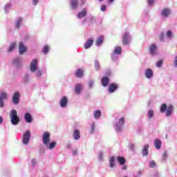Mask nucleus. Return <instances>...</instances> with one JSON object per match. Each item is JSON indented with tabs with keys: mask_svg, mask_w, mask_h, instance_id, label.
Returning <instances> with one entry per match:
<instances>
[{
	"mask_svg": "<svg viewBox=\"0 0 177 177\" xmlns=\"http://www.w3.org/2000/svg\"><path fill=\"white\" fill-rule=\"evenodd\" d=\"M131 41H132V37H131L129 32H126L123 35V45H129Z\"/></svg>",
	"mask_w": 177,
	"mask_h": 177,
	"instance_id": "nucleus-8",
	"label": "nucleus"
},
{
	"mask_svg": "<svg viewBox=\"0 0 177 177\" xmlns=\"http://www.w3.org/2000/svg\"><path fill=\"white\" fill-rule=\"evenodd\" d=\"M111 57L113 62H117V60H118L120 57V55H118L117 53H112L111 55Z\"/></svg>",
	"mask_w": 177,
	"mask_h": 177,
	"instance_id": "nucleus-35",
	"label": "nucleus"
},
{
	"mask_svg": "<svg viewBox=\"0 0 177 177\" xmlns=\"http://www.w3.org/2000/svg\"><path fill=\"white\" fill-rule=\"evenodd\" d=\"M19 55H24V53H26V51L27 50V47L24 46V43H23V41L19 42Z\"/></svg>",
	"mask_w": 177,
	"mask_h": 177,
	"instance_id": "nucleus-15",
	"label": "nucleus"
},
{
	"mask_svg": "<svg viewBox=\"0 0 177 177\" xmlns=\"http://www.w3.org/2000/svg\"><path fill=\"white\" fill-rule=\"evenodd\" d=\"M93 115L95 120H99L102 117V111L100 110H96L94 111Z\"/></svg>",
	"mask_w": 177,
	"mask_h": 177,
	"instance_id": "nucleus-30",
	"label": "nucleus"
},
{
	"mask_svg": "<svg viewBox=\"0 0 177 177\" xmlns=\"http://www.w3.org/2000/svg\"><path fill=\"white\" fill-rule=\"evenodd\" d=\"M31 162H32V167H35V165H37V160L32 159Z\"/></svg>",
	"mask_w": 177,
	"mask_h": 177,
	"instance_id": "nucleus-52",
	"label": "nucleus"
},
{
	"mask_svg": "<svg viewBox=\"0 0 177 177\" xmlns=\"http://www.w3.org/2000/svg\"><path fill=\"white\" fill-rule=\"evenodd\" d=\"M149 168H156V167H157V163L154 160H150L149 162Z\"/></svg>",
	"mask_w": 177,
	"mask_h": 177,
	"instance_id": "nucleus-39",
	"label": "nucleus"
},
{
	"mask_svg": "<svg viewBox=\"0 0 177 177\" xmlns=\"http://www.w3.org/2000/svg\"><path fill=\"white\" fill-rule=\"evenodd\" d=\"M162 66V60H159L156 62V67H158V68H160V67H161Z\"/></svg>",
	"mask_w": 177,
	"mask_h": 177,
	"instance_id": "nucleus-44",
	"label": "nucleus"
},
{
	"mask_svg": "<svg viewBox=\"0 0 177 177\" xmlns=\"http://www.w3.org/2000/svg\"><path fill=\"white\" fill-rule=\"evenodd\" d=\"M138 174H139V175H140V174H142V171H138Z\"/></svg>",
	"mask_w": 177,
	"mask_h": 177,
	"instance_id": "nucleus-64",
	"label": "nucleus"
},
{
	"mask_svg": "<svg viewBox=\"0 0 177 177\" xmlns=\"http://www.w3.org/2000/svg\"><path fill=\"white\" fill-rule=\"evenodd\" d=\"M97 158L100 161H102V160H103V152L100 151V152L98 153Z\"/></svg>",
	"mask_w": 177,
	"mask_h": 177,
	"instance_id": "nucleus-45",
	"label": "nucleus"
},
{
	"mask_svg": "<svg viewBox=\"0 0 177 177\" xmlns=\"http://www.w3.org/2000/svg\"><path fill=\"white\" fill-rule=\"evenodd\" d=\"M3 123V118H2V116L0 115V125H2Z\"/></svg>",
	"mask_w": 177,
	"mask_h": 177,
	"instance_id": "nucleus-55",
	"label": "nucleus"
},
{
	"mask_svg": "<svg viewBox=\"0 0 177 177\" xmlns=\"http://www.w3.org/2000/svg\"><path fill=\"white\" fill-rule=\"evenodd\" d=\"M168 158V153L167 151H165L164 153L162 154V161H165Z\"/></svg>",
	"mask_w": 177,
	"mask_h": 177,
	"instance_id": "nucleus-43",
	"label": "nucleus"
},
{
	"mask_svg": "<svg viewBox=\"0 0 177 177\" xmlns=\"http://www.w3.org/2000/svg\"><path fill=\"white\" fill-rule=\"evenodd\" d=\"M82 89H84V84L77 83L75 85V93L76 95H80L82 92Z\"/></svg>",
	"mask_w": 177,
	"mask_h": 177,
	"instance_id": "nucleus-12",
	"label": "nucleus"
},
{
	"mask_svg": "<svg viewBox=\"0 0 177 177\" xmlns=\"http://www.w3.org/2000/svg\"><path fill=\"white\" fill-rule=\"evenodd\" d=\"M21 23H23V18L18 17L15 19V27L16 28H20V26H21Z\"/></svg>",
	"mask_w": 177,
	"mask_h": 177,
	"instance_id": "nucleus-28",
	"label": "nucleus"
},
{
	"mask_svg": "<svg viewBox=\"0 0 177 177\" xmlns=\"http://www.w3.org/2000/svg\"><path fill=\"white\" fill-rule=\"evenodd\" d=\"M149 53H150V55H151L152 56H156V55H157L158 50H157V46H156V44H152L149 47Z\"/></svg>",
	"mask_w": 177,
	"mask_h": 177,
	"instance_id": "nucleus-17",
	"label": "nucleus"
},
{
	"mask_svg": "<svg viewBox=\"0 0 177 177\" xmlns=\"http://www.w3.org/2000/svg\"><path fill=\"white\" fill-rule=\"evenodd\" d=\"M93 20H95V18L93 17L91 18V21H93Z\"/></svg>",
	"mask_w": 177,
	"mask_h": 177,
	"instance_id": "nucleus-63",
	"label": "nucleus"
},
{
	"mask_svg": "<svg viewBox=\"0 0 177 177\" xmlns=\"http://www.w3.org/2000/svg\"><path fill=\"white\" fill-rule=\"evenodd\" d=\"M113 53H116L119 55H121V53H122V48H121V46H115Z\"/></svg>",
	"mask_w": 177,
	"mask_h": 177,
	"instance_id": "nucleus-32",
	"label": "nucleus"
},
{
	"mask_svg": "<svg viewBox=\"0 0 177 177\" xmlns=\"http://www.w3.org/2000/svg\"><path fill=\"white\" fill-rule=\"evenodd\" d=\"M35 77H36L37 80H41L42 79V75H44V73L41 69H37L35 71Z\"/></svg>",
	"mask_w": 177,
	"mask_h": 177,
	"instance_id": "nucleus-23",
	"label": "nucleus"
},
{
	"mask_svg": "<svg viewBox=\"0 0 177 177\" xmlns=\"http://www.w3.org/2000/svg\"><path fill=\"white\" fill-rule=\"evenodd\" d=\"M103 36H100L96 40L97 46H100L103 44Z\"/></svg>",
	"mask_w": 177,
	"mask_h": 177,
	"instance_id": "nucleus-34",
	"label": "nucleus"
},
{
	"mask_svg": "<svg viewBox=\"0 0 177 177\" xmlns=\"http://www.w3.org/2000/svg\"><path fill=\"white\" fill-rule=\"evenodd\" d=\"M31 80V76L29 73H26L23 77H22V83L27 85L28 84H30V81Z\"/></svg>",
	"mask_w": 177,
	"mask_h": 177,
	"instance_id": "nucleus-16",
	"label": "nucleus"
},
{
	"mask_svg": "<svg viewBox=\"0 0 177 177\" xmlns=\"http://www.w3.org/2000/svg\"><path fill=\"white\" fill-rule=\"evenodd\" d=\"M150 148V145L149 144H146L144 145L142 148V154L143 157H146L149 156V149Z\"/></svg>",
	"mask_w": 177,
	"mask_h": 177,
	"instance_id": "nucleus-18",
	"label": "nucleus"
},
{
	"mask_svg": "<svg viewBox=\"0 0 177 177\" xmlns=\"http://www.w3.org/2000/svg\"><path fill=\"white\" fill-rule=\"evenodd\" d=\"M12 103L15 106H17L20 103V92L16 91L12 96Z\"/></svg>",
	"mask_w": 177,
	"mask_h": 177,
	"instance_id": "nucleus-9",
	"label": "nucleus"
},
{
	"mask_svg": "<svg viewBox=\"0 0 177 177\" xmlns=\"http://www.w3.org/2000/svg\"><path fill=\"white\" fill-rule=\"evenodd\" d=\"M75 75L77 78H82L84 77V70L81 68L76 70Z\"/></svg>",
	"mask_w": 177,
	"mask_h": 177,
	"instance_id": "nucleus-26",
	"label": "nucleus"
},
{
	"mask_svg": "<svg viewBox=\"0 0 177 177\" xmlns=\"http://www.w3.org/2000/svg\"><path fill=\"white\" fill-rule=\"evenodd\" d=\"M49 50H50V47H49V46H45L43 48V53L44 55H48V53H49Z\"/></svg>",
	"mask_w": 177,
	"mask_h": 177,
	"instance_id": "nucleus-40",
	"label": "nucleus"
},
{
	"mask_svg": "<svg viewBox=\"0 0 177 177\" xmlns=\"http://www.w3.org/2000/svg\"><path fill=\"white\" fill-rule=\"evenodd\" d=\"M32 3L33 6H37L39 3V0H32Z\"/></svg>",
	"mask_w": 177,
	"mask_h": 177,
	"instance_id": "nucleus-47",
	"label": "nucleus"
},
{
	"mask_svg": "<svg viewBox=\"0 0 177 177\" xmlns=\"http://www.w3.org/2000/svg\"><path fill=\"white\" fill-rule=\"evenodd\" d=\"M68 103V99L67 97L64 96L61 98L59 102V106L62 107V109H66L67 107V104Z\"/></svg>",
	"mask_w": 177,
	"mask_h": 177,
	"instance_id": "nucleus-11",
	"label": "nucleus"
},
{
	"mask_svg": "<svg viewBox=\"0 0 177 177\" xmlns=\"http://www.w3.org/2000/svg\"><path fill=\"white\" fill-rule=\"evenodd\" d=\"M24 120L28 124H31L32 122V116H31L30 113H26L24 115Z\"/></svg>",
	"mask_w": 177,
	"mask_h": 177,
	"instance_id": "nucleus-24",
	"label": "nucleus"
},
{
	"mask_svg": "<svg viewBox=\"0 0 177 177\" xmlns=\"http://www.w3.org/2000/svg\"><path fill=\"white\" fill-rule=\"evenodd\" d=\"M84 23H86V19H84L82 21V24H84Z\"/></svg>",
	"mask_w": 177,
	"mask_h": 177,
	"instance_id": "nucleus-62",
	"label": "nucleus"
},
{
	"mask_svg": "<svg viewBox=\"0 0 177 177\" xmlns=\"http://www.w3.org/2000/svg\"><path fill=\"white\" fill-rule=\"evenodd\" d=\"M166 117H171L174 111V106L172 105H169L167 106V104H163L160 106V113H165Z\"/></svg>",
	"mask_w": 177,
	"mask_h": 177,
	"instance_id": "nucleus-3",
	"label": "nucleus"
},
{
	"mask_svg": "<svg viewBox=\"0 0 177 177\" xmlns=\"http://www.w3.org/2000/svg\"><path fill=\"white\" fill-rule=\"evenodd\" d=\"M94 85H95V80H90L88 81V88H89V89H92V88H93Z\"/></svg>",
	"mask_w": 177,
	"mask_h": 177,
	"instance_id": "nucleus-42",
	"label": "nucleus"
},
{
	"mask_svg": "<svg viewBox=\"0 0 177 177\" xmlns=\"http://www.w3.org/2000/svg\"><path fill=\"white\" fill-rule=\"evenodd\" d=\"M167 38H172V32L171 30H168L167 32Z\"/></svg>",
	"mask_w": 177,
	"mask_h": 177,
	"instance_id": "nucleus-48",
	"label": "nucleus"
},
{
	"mask_svg": "<svg viewBox=\"0 0 177 177\" xmlns=\"http://www.w3.org/2000/svg\"><path fill=\"white\" fill-rule=\"evenodd\" d=\"M8 99V93L4 91H0V107L3 109L5 107V101Z\"/></svg>",
	"mask_w": 177,
	"mask_h": 177,
	"instance_id": "nucleus-7",
	"label": "nucleus"
},
{
	"mask_svg": "<svg viewBox=\"0 0 177 177\" xmlns=\"http://www.w3.org/2000/svg\"><path fill=\"white\" fill-rule=\"evenodd\" d=\"M171 9L169 8H164L162 11H161V16L162 17H168L169 16L171 15Z\"/></svg>",
	"mask_w": 177,
	"mask_h": 177,
	"instance_id": "nucleus-19",
	"label": "nucleus"
},
{
	"mask_svg": "<svg viewBox=\"0 0 177 177\" xmlns=\"http://www.w3.org/2000/svg\"><path fill=\"white\" fill-rule=\"evenodd\" d=\"M92 45H93V39H88L86 41V42L84 44V48L86 49H89V48H91V46H92Z\"/></svg>",
	"mask_w": 177,
	"mask_h": 177,
	"instance_id": "nucleus-27",
	"label": "nucleus"
},
{
	"mask_svg": "<svg viewBox=\"0 0 177 177\" xmlns=\"http://www.w3.org/2000/svg\"><path fill=\"white\" fill-rule=\"evenodd\" d=\"M145 75L147 80H151V78L154 77V72L153 71V69L150 68H147V69H145Z\"/></svg>",
	"mask_w": 177,
	"mask_h": 177,
	"instance_id": "nucleus-10",
	"label": "nucleus"
},
{
	"mask_svg": "<svg viewBox=\"0 0 177 177\" xmlns=\"http://www.w3.org/2000/svg\"><path fill=\"white\" fill-rule=\"evenodd\" d=\"M38 59H33L30 64V70L31 73H35L38 70Z\"/></svg>",
	"mask_w": 177,
	"mask_h": 177,
	"instance_id": "nucleus-5",
	"label": "nucleus"
},
{
	"mask_svg": "<svg viewBox=\"0 0 177 177\" xmlns=\"http://www.w3.org/2000/svg\"><path fill=\"white\" fill-rule=\"evenodd\" d=\"M117 160L119 162V164H120V165H124V164H125V158L122 156H118L117 158Z\"/></svg>",
	"mask_w": 177,
	"mask_h": 177,
	"instance_id": "nucleus-37",
	"label": "nucleus"
},
{
	"mask_svg": "<svg viewBox=\"0 0 177 177\" xmlns=\"http://www.w3.org/2000/svg\"><path fill=\"white\" fill-rule=\"evenodd\" d=\"M153 3H154V0H147L148 6H153Z\"/></svg>",
	"mask_w": 177,
	"mask_h": 177,
	"instance_id": "nucleus-46",
	"label": "nucleus"
},
{
	"mask_svg": "<svg viewBox=\"0 0 177 177\" xmlns=\"http://www.w3.org/2000/svg\"><path fill=\"white\" fill-rule=\"evenodd\" d=\"M110 82V79L107 76H104L101 79V84L102 86H107Z\"/></svg>",
	"mask_w": 177,
	"mask_h": 177,
	"instance_id": "nucleus-22",
	"label": "nucleus"
},
{
	"mask_svg": "<svg viewBox=\"0 0 177 177\" xmlns=\"http://www.w3.org/2000/svg\"><path fill=\"white\" fill-rule=\"evenodd\" d=\"M127 165H124L122 167V171H125V169H127Z\"/></svg>",
	"mask_w": 177,
	"mask_h": 177,
	"instance_id": "nucleus-60",
	"label": "nucleus"
},
{
	"mask_svg": "<svg viewBox=\"0 0 177 177\" xmlns=\"http://www.w3.org/2000/svg\"><path fill=\"white\" fill-rule=\"evenodd\" d=\"M86 0H81V5H85Z\"/></svg>",
	"mask_w": 177,
	"mask_h": 177,
	"instance_id": "nucleus-57",
	"label": "nucleus"
},
{
	"mask_svg": "<svg viewBox=\"0 0 177 177\" xmlns=\"http://www.w3.org/2000/svg\"><path fill=\"white\" fill-rule=\"evenodd\" d=\"M174 66L175 68H177V56H176L174 59Z\"/></svg>",
	"mask_w": 177,
	"mask_h": 177,
	"instance_id": "nucleus-49",
	"label": "nucleus"
},
{
	"mask_svg": "<svg viewBox=\"0 0 177 177\" xmlns=\"http://www.w3.org/2000/svg\"><path fill=\"white\" fill-rule=\"evenodd\" d=\"M77 154H78V151L74 150V151H73V156H77Z\"/></svg>",
	"mask_w": 177,
	"mask_h": 177,
	"instance_id": "nucleus-56",
	"label": "nucleus"
},
{
	"mask_svg": "<svg viewBox=\"0 0 177 177\" xmlns=\"http://www.w3.org/2000/svg\"><path fill=\"white\" fill-rule=\"evenodd\" d=\"M153 117H154V111H153V109H149L147 112V118L150 120Z\"/></svg>",
	"mask_w": 177,
	"mask_h": 177,
	"instance_id": "nucleus-33",
	"label": "nucleus"
},
{
	"mask_svg": "<svg viewBox=\"0 0 177 177\" xmlns=\"http://www.w3.org/2000/svg\"><path fill=\"white\" fill-rule=\"evenodd\" d=\"M30 138H31V131H30V130H27L23 134L22 143H24V145H27L28 143H29Z\"/></svg>",
	"mask_w": 177,
	"mask_h": 177,
	"instance_id": "nucleus-6",
	"label": "nucleus"
},
{
	"mask_svg": "<svg viewBox=\"0 0 177 177\" xmlns=\"http://www.w3.org/2000/svg\"><path fill=\"white\" fill-rule=\"evenodd\" d=\"M129 147L130 149H131V151H133V150H135V144H131Z\"/></svg>",
	"mask_w": 177,
	"mask_h": 177,
	"instance_id": "nucleus-53",
	"label": "nucleus"
},
{
	"mask_svg": "<svg viewBox=\"0 0 177 177\" xmlns=\"http://www.w3.org/2000/svg\"><path fill=\"white\" fill-rule=\"evenodd\" d=\"M115 165V157L112 156L109 159V167L111 168H114Z\"/></svg>",
	"mask_w": 177,
	"mask_h": 177,
	"instance_id": "nucleus-31",
	"label": "nucleus"
},
{
	"mask_svg": "<svg viewBox=\"0 0 177 177\" xmlns=\"http://www.w3.org/2000/svg\"><path fill=\"white\" fill-rule=\"evenodd\" d=\"M67 149H71V144L68 143L66 145Z\"/></svg>",
	"mask_w": 177,
	"mask_h": 177,
	"instance_id": "nucleus-58",
	"label": "nucleus"
},
{
	"mask_svg": "<svg viewBox=\"0 0 177 177\" xmlns=\"http://www.w3.org/2000/svg\"><path fill=\"white\" fill-rule=\"evenodd\" d=\"M162 145V142H161V140L156 138L154 140V146L156 149V150H160L161 149V145Z\"/></svg>",
	"mask_w": 177,
	"mask_h": 177,
	"instance_id": "nucleus-25",
	"label": "nucleus"
},
{
	"mask_svg": "<svg viewBox=\"0 0 177 177\" xmlns=\"http://www.w3.org/2000/svg\"><path fill=\"white\" fill-rule=\"evenodd\" d=\"M15 48H16V42H13L10 45L7 52H13V50H15Z\"/></svg>",
	"mask_w": 177,
	"mask_h": 177,
	"instance_id": "nucleus-36",
	"label": "nucleus"
},
{
	"mask_svg": "<svg viewBox=\"0 0 177 177\" xmlns=\"http://www.w3.org/2000/svg\"><path fill=\"white\" fill-rule=\"evenodd\" d=\"M71 6L73 10L77 9L78 8V0H71Z\"/></svg>",
	"mask_w": 177,
	"mask_h": 177,
	"instance_id": "nucleus-29",
	"label": "nucleus"
},
{
	"mask_svg": "<svg viewBox=\"0 0 177 177\" xmlns=\"http://www.w3.org/2000/svg\"><path fill=\"white\" fill-rule=\"evenodd\" d=\"M94 68L95 71H99V70H100V63H99V61L97 59L94 62Z\"/></svg>",
	"mask_w": 177,
	"mask_h": 177,
	"instance_id": "nucleus-38",
	"label": "nucleus"
},
{
	"mask_svg": "<svg viewBox=\"0 0 177 177\" xmlns=\"http://www.w3.org/2000/svg\"><path fill=\"white\" fill-rule=\"evenodd\" d=\"M73 139L75 140H80L81 139V132L78 129H75L73 134Z\"/></svg>",
	"mask_w": 177,
	"mask_h": 177,
	"instance_id": "nucleus-21",
	"label": "nucleus"
},
{
	"mask_svg": "<svg viewBox=\"0 0 177 177\" xmlns=\"http://www.w3.org/2000/svg\"><path fill=\"white\" fill-rule=\"evenodd\" d=\"M10 119L12 125H19L20 123V117L17 115L16 109H12L10 111Z\"/></svg>",
	"mask_w": 177,
	"mask_h": 177,
	"instance_id": "nucleus-2",
	"label": "nucleus"
},
{
	"mask_svg": "<svg viewBox=\"0 0 177 177\" xmlns=\"http://www.w3.org/2000/svg\"><path fill=\"white\" fill-rule=\"evenodd\" d=\"M100 9L102 12H105V10L107 9V6H106V5H102Z\"/></svg>",
	"mask_w": 177,
	"mask_h": 177,
	"instance_id": "nucleus-51",
	"label": "nucleus"
},
{
	"mask_svg": "<svg viewBox=\"0 0 177 177\" xmlns=\"http://www.w3.org/2000/svg\"><path fill=\"white\" fill-rule=\"evenodd\" d=\"M114 0H108V3H113V1Z\"/></svg>",
	"mask_w": 177,
	"mask_h": 177,
	"instance_id": "nucleus-61",
	"label": "nucleus"
},
{
	"mask_svg": "<svg viewBox=\"0 0 177 177\" xmlns=\"http://www.w3.org/2000/svg\"><path fill=\"white\" fill-rule=\"evenodd\" d=\"M160 174L158 173H156L155 174H153V176L152 177H159Z\"/></svg>",
	"mask_w": 177,
	"mask_h": 177,
	"instance_id": "nucleus-59",
	"label": "nucleus"
},
{
	"mask_svg": "<svg viewBox=\"0 0 177 177\" xmlns=\"http://www.w3.org/2000/svg\"><path fill=\"white\" fill-rule=\"evenodd\" d=\"M42 142L43 145H44V146H46L48 150H53V149H55L57 145V142L55 141L50 142V133L48 131L44 133L42 136Z\"/></svg>",
	"mask_w": 177,
	"mask_h": 177,
	"instance_id": "nucleus-1",
	"label": "nucleus"
},
{
	"mask_svg": "<svg viewBox=\"0 0 177 177\" xmlns=\"http://www.w3.org/2000/svg\"><path fill=\"white\" fill-rule=\"evenodd\" d=\"M160 40L163 41L164 40V33H161L160 36Z\"/></svg>",
	"mask_w": 177,
	"mask_h": 177,
	"instance_id": "nucleus-54",
	"label": "nucleus"
},
{
	"mask_svg": "<svg viewBox=\"0 0 177 177\" xmlns=\"http://www.w3.org/2000/svg\"><path fill=\"white\" fill-rule=\"evenodd\" d=\"M117 89H118V84L112 83L109 84L108 87V92L109 93H114V92H115Z\"/></svg>",
	"mask_w": 177,
	"mask_h": 177,
	"instance_id": "nucleus-13",
	"label": "nucleus"
},
{
	"mask_svg": "<svg viewBox=\"0 0 177 177\" xmlns=\"http://www.w3.org/2000/svg\"><path fill=\"white\" fill-rule=\"evenodd\" d=\"M12 64L17 67V68H20L21 67V57H18L12 59Z\"/></svg>",
	"mask_w": 177,
	"mask_h": 177,
	"instance_id": "nucleus-14",
	"label": "nucleus"
},
{
	"mask_svg": "<svg viewBox=\"0 0 177 177\" xmlns=\"http://www.w3.org/2000/svg\"><path fill=\"white\" fill-rule=\"evenodd\" d=\"M125 122V118H120L115 125L116 132H122V126Z\"/></svg>",
	"mask_w": 177,
	"mask_h": 177,
	"instance_id": "nucleus-4",
	"label": "nucleus"
},
{
	"mask_svg": "<svg viewBox=\"0 0 177 177\" xmlns=\"http://www.w3.org/2000/svg\"><path fill=\"white\" fill-rule=\"evenodd\" d=\"M95 127H96V124H95V122H93L92 125H91V132L92 133L95 132Z\"/></svg>",
	"mask_w": 177,
	"mask_h": 177,
	"instance_id": "nucleus-50",
	"label": "nucleus"
},
{
	"mask_svg": "<svg viewBox=\"0 0 177 177\" xmlns=\"http://www.w3.org/2000/svg\"><path fill=\"white\" fill-rule=\"evenodd\" d=\"M12 8V4H6L5 8H4V10H5V13H9V11L10 10V8Z\"/></svg>",
	"mask_w": 177,
	"mask_h": 177,
	"instance_id": "nucleus-41",
	"label": "nucleus"
},
{
	"mask_svg": "<svg viewBox=\"0 0 177 177\" xmlns=\"http://www.w3.org/2000/svg\"><path fill=\"white\" fill-rule=\"evenodd\" d=\"M88 13V10L86 8H84L82 11L79 12L77 15V17L78 19H83L85 17Z\"/></svg>",
	"mask_w": 177,
	"mask_h": 177,
	"instance_id": "nucleus-20",
	"label": "nucleus"
}]
</instances>
